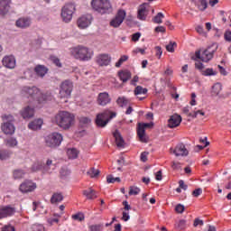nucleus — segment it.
Wrapping results in <instances>:
<instances>
[{
    "mask_svg": "<svg viewBox=\"0 0 231 231\" xmlns=\"http://www.w3.org/2000/svg\"><path fill=\"white\" fill-rule=\"evenodd\" d=\"M151 127L149 123H139L137 125V136L140 142L143 143H147V136L145 135V129Z\"/></svg>",
    "mask_w": 231,
    "mask_h": 231,
    "instance_id": "nucleus-11",
    "label": "nucleus"
},
{
    "mask_svg": "<svg viewBox=\"0 0 231 231\" xmlns=\"http://www.w3.org/2000/svg\"><path fill=\"white\" fill-rule=\"evenodd\" d=\"M222 89H223V86L221 85V83H216L212 87L211 95L213 97H217V95H219V93H221Z\"/></svg>",
    "mask_w": 231,
    "mask_h": 231,
    "instance_id": "nucleus-31",
    "label": "nucleus"
},
{
    "mask_svg": "<svg viewBox=\"0 0 231 231\" xmlns=\"http://www.w3.org/2000/svg\"><path fill=\"white\" fill-rule=\"evenodd\" d=\"M155 51H156V56L159 57L160 59L163 53V51H162V47L160 46L155 47Z\"/></svg>",
    "mask_w": 231,
    "mask_h": 231,
    "instance_id": "nucleus-61",
    "label": "nucleus"
},
{
    "mask_svg": "<svg viewBox=\"0 0 231 231\" xmlns=\"http://www.w3.org/2000/svg\"><path fill=\"white\" fill-rule=\"evenodd\" d=\"M180 124H181V116L178 114H174L173 116H171L168 120V127L170 129H174L175 127H179Z\"/></svg>",
    "mask_w": 231,
    "mask_h": 231,
    "instance_id": "nucleus-18",
    "label": "nucleus"
},
{
    "mask_svg": "<svg viewBox=\"0 0 231 231\" xmlns=\"http://www.w3.org/2000/svg\"><path fill=\"white\" fill-rule=\"evenodd\" d=\"M147 88L142 86H137L134 90V95H135V97H138V95H147Z\"/></svg>",
    "mask_w": 231,
    "mask_h": 231,
    "instance_id": "nucleus-35",
    "label": "nucleus"
},
{
    "mask_svg": "<svg viewBox=\"0 0 231 231\" xmlns=\"http://www.w3.org/2000/svg\"><path fill=\"white\" fill-rule=\"evenodd\" d=\"M216 50H217V46L212 45L211 47H208L203 52L201 53V51H197L195 52V68L196 69H199V71H202V69H205V65L201 63L202 62H208V60H212L214 58V53H216Z\"/></svg>",
    "mask_w": 231,
    "mask_h": 231,
    "instance_id": "nucleus-3",
    "label": "nucleus"
},
{
    "mask_svg": "<svg viewBox=\"0 0 231 231\" xmlns=\"http://www.w3.org/2000/svg\"><path fill=\"white\" fill-rule=\"evenodd\" d=\"M75 4H66L61 9V17L64 23H69L73 19V14H75Z\"/></svg>",
    "mask_w": 231,
    "mask_h": 231,
    "instance_id": "nucleus-9",
    "label": "nucleus"
},
{
    "mask_svg": "<svg viewBox=\"0 0 231 231\" xmlns=\"http://www.w3.org/2000/svg\"><path fill=\"white\" fill-rule=\"evenodd\" d=\"M43 121L42 119H36L32 122H31L28 125L29 129H32V131H37V129H41L42 127Z\"/></svg>",
    "mask_w": 231,
    "mask_h": 231,
    "instance_id": "nucleus-25",
    "label": "nucleus"
},
{
    "mask_svg": "<svg viewBox=\"0 0 231 231\" xmlns=\"http://www.w3.org/2000/svg\"><path fill=\"white\" fill-rule=\"evenodd\" d=\"M201 194H203V189L201 188H198L192 191V196L194 198H199Z\"/></svg>",
    "mask_w": 231,
    "mask_h": 231,
    "instance_id": "nucleus-48",
    "label": "nucleus"
},
{
    "mask_svg": "<svg viewBox=\"0 0 231 231\" xmlns=\"http://www.w3.org/2000/svg\"><path fill=\"white\" fill-rule=\"evenodd\" d=\"M198 115H201V116H205V112L201 111V110H198L196 112H193V114H189V116L191 118H197Z\"/></svg>",
    "mask_w": 231,
    "mask_h": 231,
    "instance_id": "nucleus-53",
    "label": "nucleus"
},
{
    "mask_svg": "<svg viewBox=\"0 0 231 231\" xmlns=\"http://www.w3.org/2000/svg\"><path fill=\"white\" fill-rule=\"evenodd\" d=\"M86 218V217H84L83 213H77L75 215H72V219H74V221H84V219Z\"/></svg>",
    "mask_w": 231,
    "mask_h": 231,
    "instance_id": "nucleus-45",
    "label": "nucleus"
},
{
    "mask_svg": "<svg viewBox=\"0 0 231 231\" xmlns=\"http://www.w3.org/2000/svg\"><path fill=\"white\" fill-rule=\"evenodd\" d=\"M79 122L80 124H83V125H89V124H91V119H89V117H80Z\"/></svg>",
    "mask_w": 231,
    "mask_h": 231,
    "instance_id": "nucleus-49",
    "label": "nucleus"
},
{
    "mask_svg": "<svg viewBox=\"0 0 231 231\" xmlns=\"http://www.w3.org/2000/svg\"><path fill=\"white\" fill-rule=\"evenodd\" d=\"M89 230L90 231H101L102 230V225L97 224V225L89 226Z\"/></svg>",
    "mask_w": 231,
    "mask_h": 231,
    "instance_id": "nucleus-50",
    "label": "nucleus"
},
{
    "mask_svg": "<svg viewBox=\"0 0 231 231\" xmlns=\"http://www.w3.org/2000/svg\"><path fill=\"white\" fill-rule=\"evenodd\" d=\"M165 18V15H163L162 13H158L157 15L153 18V23L156 24H162V19Z\"/></svg>",
    "mask_w": 231,
    "mask_h": 231,
    "instance_id": "nucleus-43",
    "label": "nucleus"
},
{
    "mask_svg": "<svg viewBox=\"0 0 231 231\" xmlns=\"http://www.w3.org/2000/svg\"><path fill=\"white\" fill-rule=\"evenodd\" d=\"M175 210L178 212V214H183V212H185V206L178 204L175 208Z\"/></svg>",
    "mask_w": 231,
    "mask_h": 231,
    "instance_id": "nucleus-51",
    "label": "nucleus"
},
{
    "mask_svg": "<svg viewBox=\"0 0 231 231\" xmlns=\"http://www.w3.org/2000/svg\"><path fill=\"white\" fill-rule=\"evenodd\" d=\"M116 104L119 107H125V106L129 104V100L125 97H119L116 100Z\"/></svg>",
    "mask_w": 231,
    "mask_h": 231,
    "instance_id": "nucleus-37",
    "label": "nucleus"
},
{
    "mask_svg": "<svg viewBox=\"0 0 231 231\" xmlns=\"http://www.w3.org/2000/svg\"><path fill=\"white\" fill-rule=\"evenodd\" d=\"M2 64L8 69H14L15 68V57L14 55L5 56L2 60Z\"/></svg>",
    "mask_w": 231,
    "mask_h": 231,
    "instance_id": "nucleus-17",
    "label": "nucleus"
},
{
    "mask_svg": "<svg viewBox=\"0 0 231 231\" xmlns=\"http://www.w3.org/2000/svg\"><path fill=\"white\" fill-rule=\"evenodd\" d=\"M21 96L29 98V102H38V104H42L46 100H51V93L42 94L37 87L22 88Z\"/></svg>",
    "mask_w": 231,
    "mask_h": 231,
    "instance_id": "nucleus-1",
    "label": "nucleus"
},
{
    "mask_svg": "<svg viewBox=\"0 0 231 231\" xmlns=\"http://www.w3.org/2000/svg\"><path fill=\"white\" fill-rule=\"evenodd\" d=\"M62 143V134L60 133H52L46 138V145L48 147H59Z\"/></svg>",
    "mask_w": 231,
    "mask_h": 231,
    "instance_id": "nucleus-10",
    "label": "nucleus"
},
{
    "mask_svg": "<svg viewBox=\"0 0 231 231\" xmlns=\"http://www.w3.org/2000/svg\"><path fill=\"white\" fill-rule=\"evenodd\" d=\"M20 115L23 120H29V118H33L35 109L31 106H25L20 111Z\"/></svg>",
    "mask_w": 231,
    "mask_h": 231,
    "instance_id": "nucleus-20",
    "label": "nucleus"
},
{
    "mask_svg": "<svg viewBox=\"0 0 231 231\" xmlns=\"http://www.w3.org/2000/svg\"><path fill=\"white\" fill-rule=\"evenodd\" d=\"M62 199H64V196H62V193H54L51 198V203H60Z\"/></svg>",
    "mask_w": 231,
    "mask_h": 231,
    "instance_id": "nucleus-32",
    "label": "nucleus"
},
{
    "mask_svg": "<svg viewBox=\"0 0 231 231\" xmlns=\"http://www.w3.org/2000/svg\"><path fill=\"white\" fill-rule=\"evenodd\" d=\"M140 37H142V33L140 32H135L132 35V41L134 42H138V41H140Z\"/></svg>",
    "mask_w": 231,
    "mask_h": 231,
    "instance_id": "nucleus-54",
    "label": "nucleus"
},
{
    "mask_svg": "<svg viewBox=\"0 0 231 231\" xmlns=\"http://www.w3.org/2000/svg\"><path fill=\"white\" fill-rule=\"evenodd\" d=\"M141 191L140 188L136 186H131L129 189V196H138V193Z\"/></svg>",
    "mask_w": 231,
    "mask_h": 231,
    "instance_id": "nucleus-41",
    "label": "nucleus"
},
{
    "mask_svg": "<svg viewBox=\"0 0 231 231\" xmlns=\"http://www.w3.org/2000/svg\"><path fill=\"white\" fill-rule=\"evenodd\" d=\"M2 231H15V228L12 226H5L2 228Z\"/></svg>",
    "mask_w": 231,
    "mask_h": 231,
    "instance_id": "nucleus-63",
    "label": "nucleus"
},
{
    "mask_svg": "<svg viewBox=\"0 0 231 231\" xmlns=\"http://www.w3.org/2000/svg\"><path fill=\"white\" fill-rule=\"evenodd\" d=\"M67 155L69 160H75L79 158V150L75 148L68 149Z\"/></svg>",
    "mask_w": 231,
    "mask_h": 231,
    "instance_id": "nucleus-29",
    "label": "nucleus"
},
{
    "mask_svg": "<svg viewBox=\"0 0 231 231\" xmlns=\"http://www.w3.org/2000/svg\"><path fill=\"white\" fill-rule=\"evenodd\" d=\"M70 53L74 59H77V60H81L82 62H88V60H91L94 55L93 51L84 45L72 47Z\"/></svg>",
    "mask_w": 231,
    "mask_h": 231,
    "instance_id": "nucleus-4",
    "label": "nucleus"
},
{
    "mask_svg": "<svg viewBox=\"0 0 231 231\" xmlns=\"http://www.w3.org/2000/svg\"><path fill=\"white\" fill-rule=\"evenodd\" d=\"M41 169H42V162H36L32 166V172H37V171H41Z\"/></svg>",
    "mask_w": 231,
    "mask_h": 231,
    "instance_id": "nucleus-44",
    "label": "nucleus"
},
{
    "mask_svg": "<svg viewBox=\"0 0 231 231\" xmlns=\"http://www.w3.org/2000/svg\"><path fill=\"white\" fill-rule=\"evenodd\" d=\"M5 143L6 147L14 148V147H17L19 143L17 142V139L15 137H9L5 140Z\"/></svg>",
    "mask_w": 231,
    "mask_h": 231,
    "instance_id": "nucleus-30",
    "label": "nucleus"
},
{
    "mask_svg": "<svg viewBox=\"0 0 231 231\" xmlns=\"http://www.w3.org/2000/svg\"><path fill=\"white\" fill-rule=\"evenodd\" d=\"M171 152H173L175 156H189V150H187V147H185V144L182 143L177 144L173 150L171 148Z\"/></svg>",
    "mask_w": 231,
    "mask_h": 231,
    "instance_id": "nucleus-16",
    "label": "nucleus"
},
{
    "mask_svg": "<svg viewBox=\"0 0 231 231\" xmlns=\"http://www.w3.org/2000/svg\"><path fill=\"white\" fill-rule=\"evenodd\" d=\"M119 79L122 82H127L131 79V72L127 70L119 72Z\"/></svg>",
    "mask_w": 231,
    "mask_h": 231,
    "instance_id": "nucleus-34",
    "label": "nucleus"
},
{
    "mask_svg": "<svg viewBox=\"0 0 231 231\" xmlns=\"http://www.w3.org/2000/svg\"><path fill=\"white\" fill-rule=\"evenodd\" d=\"M179 187L182 189V190H187V189H189V186L185 184V181H183L182 180L179 181Z\"/></svg>",
    "mask_w": 231,
    "mask_h": 231,
    "instance_id": "nucleus-58",
    "label": "nucleus"
},
{
    "mask_svg": "<svg viewBox=\"0 0 231 231\" xmlns=\"http://www.w3.org/2000/svg\"><path fill=\"white\" fill-rule=\"evenodd\" d=\"M114 138L116 139V144L117 147H124V138H122L119 131L114 132Z\"/></svg>",
    "mask_w": 231,
    "mask_h": 231,
    "instance_id": "nucleus-27",
    "label": "nucleus"
},
{
    "mask_svg": "<svg viewBox=\"0 0 231 231\" xmlns=\"http://www.w3.org/2000/svg\"><path fill=\"white\" fill-rule=\"evenodd\" d=\"M10 158V152L8 151H0V160H8Z\"/></svg>",
    "mask_w": 231,
    "mask_h": 231,
    "instance_id": "nucleus-46",
    "label": "nucleus"
},
{
    "mask_svg": "<svg viewBox=\"0 0 231 231\" xmlns=\"http://www.w3.org/2000/svg\"><path fill=\"white\" fill-rule=\"evenodd\" d=\"M51 121L52 124H55L60 129L68 131L75 124V115L60 110L52 117Z\"/></svg>",
    "mask_w": 231,
    "mask_h": 231,
    "instance_id": "nucleus-2",
    "label": "nucleus"
},
{
    "mask_svg": "<svg viewBox=\"0 0 231 231\" xmlns=\"http://www.w3.org/2000/svg\"><path fill=\"white\" fill-rule=\"evenodd\" d=\"M202 75L204 77H214L217 75V71L214 70V69H206L202 71Z\"/></svg>",
    "mask_w": 231,
    "mask_h": 231,
    "instance_id": "nucleus-38",
    "label": "nucleus"
},
{
    "mask_svg": "<svg viewBox=\"0 0 231 231\" xmlns=\"http://www.w3.org/2000/svg\"><path fill=\"white\" fill-rule=\"evenodd\" d=\"M4 124L2 125V131L5 134H14L15 133V126L12 122H14V116L12 115L2 116Z\"/></svg>",
    "mask_w": 231,
    "mask_h": 231,
    "instance_id": "nucleus-7",
    "label": "nucleus"
},
{
    "mask_svg": "<svg viewBox=\"0 0 231 231\" xmlns=\"http://www.w3.org/2000/svg\"><path fill=\"white\" fill-rule=\"evenodd\" d=\"M190 106H196V93L191 94V101L189 102Z\"/></svg>",
    "mask_w": 231,
    "mask_h": 231,
    "instance_id": "nucleus-64",
    "label": "nucleus"
},
{
    "mask_svg": "<svg viewBox=\"0 0 231 231\" xmlns=\"http://www.w3.org/2000/svg\"><path fill=\"white\" fill-rule=\"evenodd\" d=\"M87 174L90 176V178H97L98 174H100V171L95 168H90Z\"/></svg>",
    "mask_w": 231,
    "mask_h": 231,
    "instance_id": "nucleus-39",
    "label": "nucleus"
},
{
    "mask_svg": "<svg viewBox=\"0 0 231 231\" xmlns=\"http://www.w3.org/2000/svg\"><path fill=\"white\" fill-rule=\"evenodd\" d=\"M186 225H187V221L180 220L178 223V228H180V230H185Z\"/></svg>",
    "mask_w": 231,
    "mask_h": 231,
    "instance_id": "nucleus-56",
    "label": "nucleus"
},
{
    "mask_svg": "<svg viewBox=\"0 0 231 231\" xmlns=\"http://www.w3.org/2000/svg\"><path fill=\"white\" fill-rule=\"evenodd\" d=\"M106 181L107 183H115L116 181H117V183H120V178L119 177H113V175H108L106 177Z\"/></svg>",
    "mask_w": 231,
    "mask_h": 231,
    "instance_id": "nucleus-47",
    "label": "nucleus"
},
{
    "mask_svg": "<svg viewBox=\"0 0 231 231\" xmlns=\"http://www.w3.org/2000/svg\"><path fill=\"white\" fill-rule=\"evenodd\" d=\"M15 214V208H12L10 206H5L0 208V219L3 217H8L10 216H14Z\"/></svg>",
    "mask_w": 231,
    "mask_h": 231,
    "instance_id": "nucleus-22",
    "label": "nucleus"
},
{
    "mask_svg": "<svg viewBox=\"0 0 231 231\" xmlns=\"http://www.w3.org/2000/svg\"><path fill=\"white\" fill-rule=\"evenodd\" d=\"M37 189V184H35L32 180H24L21 185H20V192H23V194H26L28 192H33Z\"/></svg>",
    "mask_w": 231,
    "mask_h": 231,
    "instance_id": "nucleus-14",
    "label": "nucleus"
},
{
    "mask_svg": "<svg viewBox=\"0 0 231 231\" xmlns=\"http://www.w3.org/2000/svg\"><path fill=\"white\" fill-rule=\"evenodd\" d=\"M96 62L98 66H109L111 56L109 54H99L96 57Z\"/></svg>",
    "mask_w": 231,
    "mask_h": 231,
    "instance_id": "nucleus-19",
    "label": "nucleus"
},
{
    "mask_svg": "<svg viewBox=\"0 0 231 231\" xmlns=\"http://www.w3.org/2000/svg\"><path fill=\"white\" fill-rule=\"evenodd\" d=\"M125 10H119L115 18H113L110 22V26L113 28H118L120 24L124 23V19H125Z\"/></svg>",
    "mask_w": 231,
    "mask_h": 231,
    "instance_id": "nucleus-12",
    "label": "nucleus"
},
{
    "mask_svg": "<svg viewBox=\"0 0 231 231\" xmlns=\"http://www.w3.org/2000/svg\"><path fill=\"white\" fill-rule=\"evenodd\" d=\"M15 26L17 28H21L22 30H26V28H30V26H32V18L28 16L21 17L16 20Z\"/></svg>",
    "mask_w": 231,
    "mask_h": 231,
    "instance_id": "nucleus-15",
    "label": "nucleus"
},
{
    "mask_svg": "<svg viewBox=\"0 0 231 231\" xmlns=\"http://www.w3.org/2000/svg\"><path fill=\"white\" fill-rule=\"evenodd\" d=\"M97 104L98 106H107L111 104V97L107 92H101L97 96Z\"/></svg>",
    "mask_w": 231,
    "mask_h": 231,
    "instance_id": "nucleus-21",
    "label": "nucleus"
},
{
    "mask_svg": "<svg viewBox=\"0 0 231 231\" xmlns=\"http://www.w3.org/2000/svg\"><path fill=\"white\" fill-rule=\"evenodd\" d=\"M197 6L200 12H205V9L208 6V3L207 2V0H199L197 3Z\"/></svg>",
    "mask_w": 231,
    "mask_h": 231,
    "instance_id": "nucleus-36",
    "label": "nucleus"
},
{
    "mask_svg": "<svg viewBox=\"0 0 231 231\" xmlns=\"http://www.w3.org/2000/svg\"><path fill=\"white\" fill-rule=\"evenodd\" d=\"M115 116H116V113L111 112L110 110H105L103 113L97 115L96 125L97 127H106L109 123V120L115 118Z\"/></svg>",
    "mask_w": 231,
    "mask_h": 231,
    "instance_id": "nucleus-6",
    "label": "nucleus"
},
{
    "mask_svg": "<svg viewBox=\"0 0 231 231\" xmlns=\"http://www.w3.org/2000/svg\"><path fill=\"white\" fill-rule=\"evenodd\" d=\"M147 156H149V153L147 152H143L141 153V162H147Z\"/></svg>",
    "mask_w": 231,
    "mask_h": 231,
    "instance_id": "nucleus-62",
    "label": "nucleus"
},
{
    "mask_svg": "<svg viewBox=\"0 0 231 231\" xmlns=\"http://www.w3.org/2000/svg\"><path fill=\"white\" fill-rule=\"evenodd\" d=\"M84 196H86L87 199H97V191H95L93 189L89 188L88 189H85L83 191Z\"/></svg>",
    "mask_w": 231,
    "mask_h": 231,
    "instance_id": "nucleus-26",
    "label": "nucleus"
},
{
    "mask_svg": "<svg viewBox=\"0 0 231 231\" xmlns=\"http://www.w3.org/2000/svg\"><path fill=\"white\" fill-rule=\"evenodd\" d=\"M92 21L93 16L91 14H85L78 19L77 24L80 30H86L91 24Z\"/></svg>",
    "mask_w": 231,
    "mask_h": 231,
    "instance_id": "nucleus-13",
    "label": "nucleus"
},
{
    "mask_svg": "<svg viewBox=\"0 0 231 231\" xmlns=\"http://www.w3.org/2000/svg\"><path fill=\"white\" fill-rule=\"evenodd\" d=\"M51 60L53 64H55V66H57L58 68H62V63H60V60H59V58L51 57Z\"/></svg>",
    "mask_w": 231,
    "mask_h": 231,
    "instance_id": "nucleus-52",
    "label": "nucleus"
},
{
    "mask_svg": "<svg viewBox=\"0 0 231 231\" xmlns=\"http://www.w3.org/2000/svg\"><path fill=\"white\" fill-rule=\"evenodd\" d=\"M24 174H26V171L23 170H14L13 171V178L14 180H21L22 178H24Z\"/></svg>",
    "mask_w": 231,
    "mask_h": 231,
    "instance_id": "nucleus-33",
    "label": "nucleus"
},
{
    "mask_svg": "<svg viewBox=\"0 0 231 231\" xmlns=\"http://www.w3.org/2000/svg\"><path fill=\"white\" fill-rule=\"evenodd\" d=\"M34 71L38 77H44L48 73V69L42 65H37L34 69Z\"/></svg>",
    "mask_w": 231,
    "mask_h": 231,
    "instance_id": "nucleus-28",
    "label": "nucleus"
},
{
    "mask_svg": "<svg viewBox=\"0 0 231 231\" xmlns=\"http://www.w3.org/2000/svg\"><path fill=\"white\" fill-rule=\"evenodd\" d=\"M224 37L227 42H231V31H226L224 34Z\"/></svg>",
    "mask_w": 231,
    "mask_h": 231,
    "instance_id": "nucleus-60",
    "label": "nucleus"
},
{
    "mask_svg": "<svg viewBox=\"0 0 231 231\" xmlns=\"http://www.w3.org/2000/svg\"><path fill=\"white\" fill-rule=\"evenodd\" d=\"M73 92V82L71 80H64L60 86V98H69L71 93Z\"/></svg>",
    "mask_w": 231,
    "mask_h": 231,
    "instance_id": "nucleus-8",
    "label": "nucleus"
},
{
    "mask_svg": "<svg viewBox=\"0 0 231 231\" xmlns=\"http://www.w3.org/2000/svg\"><path fill=\"white\" fill-rule=\"evenodd\" d=\"M148 6L149 5L147 4H143L140 5L137 13V18L140 21H145V19H147V15L149 14V9L147 8Z\"/></svg>",
    "mask_w": 231,
    "mask_h": 231,
    "instance_id": "nucleus-23",
    "label": "nucleus"
},
{
    "mask_svg": "<svg viewBox=\"0 0 231 231\" xmlns=\"http://www.w3.org/2000/svg\"><path fill=\"white\" fill-rule=\"evenodd\" d=\"M46 169H48V167H50V169H55V164H53V161L52 160H47L46 162Z\"/></svg>",
    "mask_w": 231,
    "mask_h": 231,
    "instance_id": "nucleus-59",
    "label": "nucleus"
},
{
    "mask_svg": "<svg viewBox=\"0 0 231 231\" xmlns=\"http://www.w3.org/2000/svg\"><path fill=\"white\" fill-rule=\"evenodd\" d=\"M182 113L184 115H187V116H190V115H193L194 113H190V106H187L182 108Z\"/></svg>",
    "mask_w": 231,
    "mask_h": 231,
    "instance_id": "nucleus-55",
    "label": "nucleus"
},
{
    "mask_svg": "<svg viewBox=\"0 0 231 231\" xmlns=\"http://www.w3.org/2000/svg\"><path fill=\"white\" fill-rule=\"evenodd\" d=\"M129 60V56L127 55H123L121 58L118 60V61L116 63V68H120L124 62L127 61Z\"/></svg>",
    "mask_w": 231,
    "mask_h": 231,
    "instance_id": "nucleus-42",
    "label": "nucleus"
},
{
    "mask_svg": "<svg viewBox=\"0 0 231 231\" xmlns=\"http://www.w3.org/2000/svg\"><path fill=\"white\" fill-rule=\"evenodd\" d=\"M203 225H204L203 220H201L199 218H195L193 226H203Z\"/></svg>",
    "mask_w": 231,
    "mask_h": 231,
    "instance_id": "nucleus-57",
    "label": "nucleus"
},
{
    "mask_svg": "<svg viewBox=\"0 0 231 231\" xmlns=\"http://www.w3.org/2000/svg\"><path fill=\"white\" fill-rule=\"evenodd\" d=\"M12 0H0V15H6L10 12Z\"/></svg>",
    "mask_w": 231,
    "mask_h": 231,
    "instance_id": "nucleus-24",
    "label": "nucleus"
},
{
    "mask_svg": "<svg viewBox=\"0 0 231 231\" xmlns=\"http://www.w3.org/2000/svg\"><path fill=\"white\" fill-rule=\"evenodd\" d=\"M91 6L93 10L101 14H111L113 12V6L109 0H92Z\"/></svg>",
    "mask_w": 231,
    "mask_h": 231,
    "instance_id": "nucleus-5",
    "label": "nucleus"
},
{
    "mask_svg": "<svg viewBox=\"0 0 231 231\" xmlns=\"http://www.w3.org/2000/svg\"><path fill=\"white\" fill-rule=\"evenodd\" d=\"M177 47H178V43H176V42H170V43L168 45H166V50L170 53H174V50Z\"/></svg>",
    "mask_w": 231,
    "mask_h": 231,
    "instance_id": "nucleus-40",
    "label": "nucleus"
}]
</instances>
